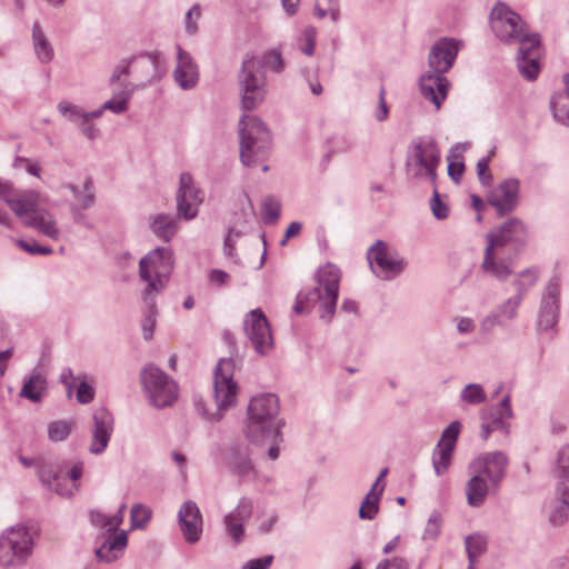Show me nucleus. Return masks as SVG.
Returning <instances> with one entry per match:
<instances>
[{
	"instance_id": "nucleus-22",
	"label": "nucleus",
	"mask_w": 569,
	"mask_h": 569,
	"mask_svg": "<svg viewBox=\"0 0 569 569\" xmlns=\"http://www.w3.org/2000/svg\"><path fill=\"white\" fill-rule=\"evenodd\" d=\"M461 42L452 38H442L431 48L428 57L429 71L446 74L455 63Z\"/></svg>"
},
{
	"instance_id": "nucleus-20",
	"label": "nucleus",
	"mask_w": 569,
	"mask_h": 569,
	"mask_svg": "<svg viewBox=\"0 0 569 569\" xmlns=\"http://www.w3.org/2000/svg\"><path fill=\"white\" fill-rule=\"evenodd\" d=\"M540 56V36L531 33V36L523 37L517 56V67L525 79L532 81L538 77Z\"/></svg>"
},
{
	"instance_id": "nucleus-53",
	"label": "nucleus",
	"mask_w": 569,
	"mask_h": 569,
	"mask_svg": "<svg viewBox=\"0 0 569 569\" xmlns=\"http://www.w3.org/2000/svg\"><path fill=\"white\" fill-rule=\"evenodd\" d=\"M132 63L131 58L121 60L113 69L112 74L110 76V84L113 86L116 83H119L121 87V83H127L126 81H122L123 77L132 76Z\"/></svg>"
},
{
	"instance_id": "nucleus-19",
	"label": "nucleus",
	"mask_w": 569,
	"mask_h": 569,
	"mask_svg": "<svg viewBox=\"0 0 569 569\" xmlns=\"http://www.w3.org/2000/svg\"><path fill=\"white\" fill-rule=\"evenodd\" d=\"M460 430L461 423L456 420L442 431L432 455V466L437 476L448 471Z\"/></svg>"
},
{
	"instance_id": "nucleus-5",
	"label": "nucleus",
	"mask_w": 569,
	"mask_h": 569,
	"mask_svg": "<svg viewBox=\"0 0 569 569\" xmlns=\"http://www.w3.org/2000/svg\"><path fill=\"white\" fill-rule=\"evenodd\" d=\"M126 508L124 503L121 505L113 516H106L100 511H90L91 523L108 533L103 543L96 550L98 560L111 563L123 553L128 545V533L124 530L118 531V528L123 522Z\"/></svg>"
},
{
	"instance_id": "nucleus-60",
	"label": "nucleus",
	"mask_w": 569,
	"mask_h": 569,
	"mask_svg": "<svg viewBox=\"0 0 569 569\" xmlns=\"http://www.w3.org/2000/svg\"><path fill=\"white\" fill-rule=\"evenodd\" d=\"M77 401L81 405L90 403L94 399V390L91 385L81 381L76 392Z\"/></svg>"
},
{
	"instance_id": "nucleus-30",
	"label": "nucleus",
	"mask_w": 569,
	"mask_h": 569,
	"mask_svg": "<svg viewBox=\"0 0 569 569\" xmlns=\"http://www.w3.org/2000/svg\"><path fill=\"white\" fill-rule=\"evenodd\" d=\"M38 476L42 485L58 493L61 497H71L74 495V492L78 490L77 485H71L70 487L66 488L62 486L63 478L60 477L58 468L47 461H41L38 465Z\"/></svg>"
},
{
	"instance_id": "nucleus-36",
	"label": "nucleus",
	"mask_w": 569,
	"mask_h": 569,
	"mask_svg": "<svg viewBox=\"0 0 569 569\" xmlns=\"http://www.w3.org/2000/svg\"><path fill=\"white\" fill-rule=\"evenodd\" d=\"M48 382L46 377L39 371L33 370L30 377L23 382L19 396L32 402H40L46 395Z\"/></svg>"
},
{
	"instance_id": "nucleus-50",
	"label": "nucleus",
	"mask_w": 569,
	"mask_h": 569,
	"mask_svg": "<svg viewBox=\"0 0 569 569\" xmlns=\"http://www.w3.org/2000/svg\"><path fill=\"white\" fill-rule=\"evenodd\" d=\"M151 511L141 503H137L131 508L130 518L132 528H143L150 520Z\"/></svg>"
},
{
	"instance_id": "nucleus-58",
	"label": "nucleus",
	"mask_w": 569,
	"mask_h": 569,
	"mask_svg": "<svg viewBox=\"0 0 569 569\" xmlns=\"http://www.w3.org/2000/svg\"><path fill=\"white\" fill-rule=\"evenodd\" d=\"M553 509L550 513V521L556 525L565 523L569 518V506L561 505L560 502H555Z\"/></svg>"
},
{
	"instance_id": "nucleus-54",
	"label": "nucleus",
	"mask_w": 569,
	"mask_h": 569,
	"mask_svg": "<svg viewBox=\"0 0 569 569\" xmlns=\"http://www.w3.org/2000/svg\"><path fill=\"white\" fill-rule=\"evenodd\" d=\"M522 299L520 296H511L510 298L506 299L499 307V313L508 319H515L517 317V310L519 306L521 305Z\"/></svg>"
},
{
	"instance_id": "nucleus-33",
	"label": "nucleus",
	"mask_w": 569,
	"mask_h": 569,
	"mask_svg": "<svg viewBox=\"0 0 569 569\" xmlns=\"http://www.w3.org/2000/svg\"><path fill=\"white\" fill-rule=\"evenodd\" d=\"M179 218L168 213H157L149 218L152 233L164 242H170L179 229Z\"/></svg>"
},
{
	"instance_id": "nucleus-7",
	"label": "nucleus",
	"mask_w": 569,
	"mask_h": 569,
	"mask_svg": "<svg viewBox=\"0 0 569 569\" xmlns=\"http://www.w3.org/2000/svg\"><path fill=\"white\" fill-rule=\"evenodd\" d=\"M440 160V149L432 138H416L407 153L406 173L410 179H428L433 183Z\"/></svg>"
},
{
	"instance_id": "nucleus-40",
	"label": "nucleus",
	"mask_w": 569,
	"mask_h": 569,
	"mask_svg": "<svg viewBox=\"0 0 569 569\" xmlns=\"http://www.w3.org/2000/svg\"><path fill=\"white\" fill-rule=\"evenodd\" d=\"M122 90L102 104V109L109 110L116 114H121L128 110V101L133 92V88L130 83H121Z\"/></svg>"
},
{
	"instance_id": "nucleus-37",
	"label": "nucleus",
	"mask_w": 569,
	"mask_h": 569,
	"mask_svg": "<svg viewBox=\"0 0 569 569\" xmlns=\"http://www.w3.org/2000/svg\"><path fill=\"white\" fill-rule=\"evenodd\" d=\"M563 83L565 90L556 94L550 104L555 119L565 126H569V74L563 76Z\"/></svg>"
},
{
	"instance_id": "nucleus-63",
	"label": "nucleus",
	"mask_w": 569,
	"mask_h": 569,
	"mask_svg": "<svg viewBox=\"0 0 569 569\" xmlns=\"http://www.w3.org/2000/svg\"><path fill=\"white\" fill-rule=\"evenodd\" d=\"M376 569H409V563L403 558L395 557L379 562Z\"/></svg>"
},
{
	"instance_id": "nucleus-11",
	"label": "nucleus",
	"mask_w": 569,
	"mask_h": 569,
	"mask_svg": "<svg viewBox=\"0 0 569 569\" xmlns=\"http://www.w3.org/2000/svg\"><path fill=\"white\" fill-rule=\"evenodd\" d=\"M141 381L149 401L154 408L161 409L176 401L178 395L176 382L153 365H148L142 369Z\"/></svg>"
},
{
	"instance_id": "nucleus-17",
	"label": "nucleus",
	"mask_w": 569,
	"mask_h": 569,
	"mask_svg": "<svg viewBox=\"0 0 569 569\" xmlns=\"http://www.w3.org/2000/svg\"><path fill=\"white\" fill-rule=\"evenodd\" d=\"M244 332L257 353L267 355L273 346V339L267 317L260 309L251 310L243 321Z\"/></svg>"
},
{
	"instance_id": "nucleus-3",
	"label": "nucleus",
	"mask_w": 569,
	"mask_h": 569,
	"mask_svg": "<svg viewBox=\"0 0 569 569\" xmlns=\"http://www.w3.org/2000/svg\"><path fill=\"white\" fill-rule=\"evenodd\" d=\"M236 363L232 358L218 361L213 372L214 410L204 408L201 401L196 402L198 412L209 422H219L226 412L238 403L239 386L233 380Z\"/></svg>"
},
{
	"instance_id": "nucleus-64",
	"label": "nucleus",
	"mask_w": 569,
	"mask_h": 569,
	"mask_svg": "<svg viewBox=\"0 0 569 569\" xmlns=\"http://www.w3.org/2000/svg\"><path fill=\"white\" fill-rule=\"evenodd\" d=\"M273 561L272 556H264L262 558L251 559L247 561L241 569H268Z\"/></svg>"
},
{
	"instance_id": "nucleus-24",
	"label": "nucleus",
	"mask_w": 569,
	"mask_h": 569,
	"mask_svg": "<svg viewBox=\"0 0 569 569\" xmlns=\"http://www.w3.org/2000/svg\"><path fill=\"white\" fill-rule=\"evenodd\" d=\"M560 289L561 286L558 278H552L546 287L538 315V327L540 330L552 329L558 321Z\"/></svg>"
},
{
	"instance_id": "nucleus-8",
	"label": "nucleus",
	"mask_w": 569,
	"mask_h": 569,
	"mask_svg": "<svg viewBox=\"0 0 569 569\" xmlns=\"http://www.w3.org/2000/svg\"><path fill=\"white\" fill-rule=\"evenodd\" d=\"M34 537L24 525H16L6 529L0 536V565L17 567L23 565L31 556Z\"/></svg>"
},
{
	"instance_id": "nucleus-55",
	"label": "nucleus",
	"mask_w": 569,
	"mask_h": 569,
	"mask_svg": "<svg viewBox=\"0 0 569 569\" xmlns=\"http://www.w3.org/2000/svg\"><path fill=\"white\" fill-rule=\"evenodd\" d=\"M379 498H372L366 495L359 509V517L361 519L372 520L379 510Z\"/></svg>"
},
{
	"instance_id": "nucleus-47",
	"label": "nucleus",
	"mask_w": 569,
	"mask_h": 569,
	"mask_svg": "<svg viewBox=\"0 0 569 569\" xmlns=\"http://www.w3.org/2000/svg\"><path fill=\"white\" fill-rule=\"evenodd\" d=\"M317 38V30L313 27H307L298 38V48L302 53L311 57L315 53V44Z\"/></svg>"
},
{
	"instance_id": "nucleus-26",
	"label": "nucleus",
	"mask_w": 569,
	"mask_h": 569,
	"mask_svg": "<svg viewBox=\"0 0 569 569\" xmlns=\"http://www.w3.org/2000/svg\"><path fill=\"white\" fill-rule=\"evenodd\" d=\"M178 523L184 540L189 543L197 542L202 533V516L199 507L192 500L182 503L178 511Z\"/></svg>"
},
{
	"instance_id": "nucleus-1",
	"label": "nucleus",
	"mask_w": 569,
	"mask_h": 569,
	"mask_svg": "<svg viewBox=\"0 0 569 569\" xmlns=\"http://www.w3.org/2000/svg\"><path fill=\"white\" fill-rule=\"evenodd\" d=\"M527 230L521 220L511 218L486 236L481 270L505 281L512 273L513 259L525 244Z\"/></svg>"
},
{
	"instance_id": "nucleus-41",
	"label": "nucleus",
	"mask_w": 569,
	"mask_h": 569,
	"mask_svg": "<svg viewBox=\"0 0 569 569\" xmlns=\"http://www.w3.org/2000/svg\"><path fill=\"white\" fill-rule=\"evenodd\" d=\"M539 272L537 268H528L518 273L511 284L515 287V296H520L523 300L529 289L537 282Z\"/></svg>"
},
{
	"instance_id": "nucleus-43",
	"label": "nucleus",
	"mask_w": 569,
	"mask_h": 569,
	"mask_svg": "<svg viewBox=\"0 0 569 569\" xmlns=\"http://www.w3.org/2000/svg\"><path fill=\"white\" fill-rule=\"evenodd\" d=\"M469 562H476L478 557L486 551L487 539L480 533L467 536L465 539Z\"/></svg>"
},
{
	"instance_id": "nucleus-29",
	"label": "nucleus",
	"mask_w": 569,
	"mask_h": 569,
	"mask_svg": "<svg viewBox=\"0 0 569 569\" xmlns=\"http://www.w3.org/2000/svg\"><path fill=\"white\" fill-rule=\"evenodd\" d=\"M173 79L182 90L193 89L199 81V70L192 56L181 47H177V66L173 70Z\"/></svg>"
},
{
	"instance_id": "nucleus-31",
	"label": "nucleus",
	"mask_w": 569,
	"mask_h": 569,
	"mask_svg": "<svg viewBox=\"0 0 569 569\" xmlns=\"http://www.w3.org/2000/svg\"><path fill=\"white\" fill-rule=\"evenodd\" d=\"M33 198L34 190L16 191L10 181L0 178V200L4 201L14 213H20L23 206H30Z\"/></svg>"
},
{
	"instance_id": "nucleus-39",
	"label": "nucleus",
	"mask_w": 569,
	"mask_h": 569,
	"mask_svg": "<svg viewBox=\"0 0 569 569\" xmlns=\"http://www.w3.org/2000/svg\"><path fill=\"white\" fill-rule=\"evenodd\" d=\"M158 292L154 291H146L143 290V301L147 306V311L144 313L143 322H142V331L146 340H150L153 335V328L156 326V317H157V307H156V296Z\"/></svg>"
},
{
	"instance_id": "nucleus-46",
	"label": "nucleus",
	"mask_w": 569,
	"mask_h": 569,
	"mask_svg": "<svg viewBox=\"0 0 569 569\" xmlns=\"http://www.w3.org/2000/svg\"><path fill=\"white\" fill-rule=\"evenodd\" d=\"M59 112L70 122L76 126L82 120L86 119V111L77 104L70 103L68 101H61L57 106Z\"/></svg>"
},
{
	"instance_id": "nucleus-10",
	"label": "nucleus",
	"mask_w": 569,
	"mask_h": 569,
	"mask_svg": "<svg viewBox=\"0 0 569 569\" xmlns=\"http://www.w3.org/2000/svg\"><path fill=\"white\" fill-rule=\"evenodd\" d=\"M340 278V269L332 263H327L318 270V286L310 291V296L319 300L320 318L326 321H330L332 316L335 315L339 293Z\"/></svg>"
},
{
	"instance_id": "nucleus-51",
	"label": "nucleus",
	"mask_w": 569,
	"mask_h": 569,
	"mask_svg": "<svg viewBox=\"0 0 569 569\" xmlns=\"http://www.w3.org/2000/svg\"><path fill=\"white\" fill-rule=\"evenodd\" d=\"M252 500L246 497H242L237 507L229 512L227 516L232 517L236 520L244 522L250 519L252 515Z\"/></svg>"
},
{
	"instance_id": "nucleus-23",
	"label": "nucleus",
	"mask_w": 569,
	"mask_h": 569,
	"mask_svg": "<svg viewBox=\"0 0 569 569\" xmlns=\"http://www.w3.org/2000/svg\"><path fill=\"white\" fill-rule=\"evenodd\" d=\"M132 77L139 81V86L146 87L159 80L163 70V60L159 53H144L131 58Z\"/></svg>"
},
{
	"instance_id": "nucleus-32",
	"label": "nucleus",
	"mask_w": 569,
	"mask_h": 569,
	"mask_svg": "<svg viewBox=\"0 0 569 569\" xmlns=\"http://www.w3.org/2000/svg\"><path fill=\"white\" fill-rule=\"evenodd\" d=\"M254 212L249 198L244 197L241 202L240 218L234 226L229 228L228 234L224 240V251L228 256H232L234 238L240 237L246 229L247 224L253 221Z\"/></svg>"
},
{
	"instance_id": "nucleus-59",
	"label": "nucleus",
	"mask_w": 569,
	"mask_h": 569,
	"mask_svg": "<svg viewBox=\"0 0 569 569\" xmlns=\"http://www.w3.org/2000/svg\"><path fill=\"white\" fill-rule=\"evenodd\" d=\"M18 244L21 249H23L26 252H28L30 254L47 256V254L52 253V249L50 247L40 246L34 240H30V241L19 240Z\"/></svg>"
},
{
	"instance_id": "nucleus-27",
	"label": "nucleus",
	"mask_w": 569,
	"mask_h": 569,
	"mask_svg": "<svg viewBox=\"0 0 569 569\" xmlns=\"http://www.w3.org/2000/svg\"><path fill=\"white\" fill-rule=\"evenodd\" d=\"M228 469L239 478L241 482L254 481L258 476L256 466L251 459V450L248 446L233 447L227 458Z\"/></svg>"
},
{
	"instance_id": "nucleus-2",
	"label": "nucleus",
	"mask_w": 569,
	"mask_h": 569,
	"mask_svg": "<svg viewBox=\"0 0 569 569\" xmlns=\"http://www.w3.org/2000/svg\"><path fill=\"white\" fill-rule=\"evenodd\" d=\"M279 400L273 393L252 397L247 408L244 436L253 443L280 437Z\"/></svg>"
},
{
	"instance_id": "nucleus-18",
	"label": "nucleus",
	"mask_w": 569,
	"mask_h": 569,
	"mask_svg": "<svg viewBox=\"0 0 569 569\" xmlns=\"http://www.w3.org/2000/svg\"><path fill=\"white\" fill-rule=\"evenodd\" d=\"M113 430L112 413L103 407L97 408L92 413L88 451L94 456L102 455L108 448Z\"/></svg>"
},
{
	"instance_id": "nucleus-4",
	"label": "nucleus",
	"mask_w": 569,
	"mask_h": 569,
	"mask_svg": "<svg viewBox=\"0 0 569 569\" xmlns=\"http://www.w3.org/2000/svg\"><path fill=\"white\" fill-rule=\"evenodd\" d=\"M240 159L247 167L262 162L270 150L271 137L266 124L256 116L243 114L239 121Z\"/></svg>"
},
{
	"instance_id": "nucleus-34",
	"label": "nucleus",
	"mask_w": 569,
	"mask_h": 569,
	"mask_svg": "<svg viewBox=\"0 0 569 569\" xmlns=\"http://www.w3.org/2000/svg\"><path fill=\"white\" fill-rule=\"evenodd\" d=\"M471 477L466 485V497L467 502L471 507H480L490 490H493L489 483V480L483 478L482 476L470 472Z\"/></svg>"
},
{
	"instance_id": "nucleus-35",
	"label": "nucleus",
	"mask_w": 569,
	"mask_h": 569,
	"mask_svg": "<svg viewBox=\"0 0 569 569\" xmlns=\"http://www.w3.org/2000/svg\"><path fill=\"white\" fill-rule=\"evenodd\" d=\"M32 48L38 61L47 64L53 60L54 50L46 32L38 21L32 26Z\"/></svg>"
},
{
	"instance_id": "nucleus-45",
	"label": "nucleus",
	"mask_w": 569,
	"mask_h": 569,
	"mask_svg": "<svg viewBox=\"0 0 569 569\" xmlns=\"http://www.w3.org/2000/svg\"><path fill=\"white\" fill-rule=\"evenodd\" d=\"M281 203L274 197H267L261 204L262 219L264 223L272 224L280 217Z\"/></svg>"
},
{
	"instance_id": "nucleus-12",
	"label": "nucleus",
	"mask_w": 569,
	"mask_h": 569,
	"mask_svg": "<svg viewBox=\"0 0 569 569\" xmlns=\"http://www.w3.org/2000/svg\"><path fill=\"white\" fill-rule=\"evenodd\" d=\"M490 26L496 37L503 42L521 43V39L529 36L521 17L505 2H498L492 8Z\"/></svg>"
},
{
	"instance_id": "nucleus-38",
	"label": "nucleus",
	"mask_w": 569,
	"mask_h": 569,
	"mask_svg": "<svg viewBox=\"0 0 569 569\" xmlns=\"http://www.w3.org/2000/svg\"><path fill=\"white\" fill-rule=\"evenodd\" d=\"M66 188L72 193L76 202L71 206H79L81 209H90L94 204V193L92 189V181L87 179L82 187L69 183Z\"/></svg>"
},
{
	"instance_id": "nucleus-42",
	"label": "nucleus",
	"mask_w": 569,
	"mask_h": 569,
	"mask_svg": "<svg viewBox=\"0 0 569 569\" xmlns=\"http://www.w3.org/2000/svg\"><path fill=\"white\" fill-rule=\"evenodd\" d=\"M459 399L465 405L478 406L486 402L487 395L480 383H468L461 389Z\"/></svg>"
},
{
	"instance_id": "nucleus-16",
	"label": "nucleus",
	"mask_w": 569,
	"mask_h": 569,
	"mask_svg": "<svg viewBox=\"0 0 569 569\" xmlns=\"http://www.w3.org/2000/svg\"><path fill=\"white\" fill-rule=\"evenodd\" d=\"M509 463L507 455L502 451L485 452L469 463V472H476L487 480L493 490L500 487Z\"/></svg>"
},
{
	"instance_id": "nucleus-28",
	"label": "nucleus",
	"mask_w": 569,
	"mask_h": 569,
	"mask_svg": "<svg viewBox=\"0 0 569 569\" xmlns=\"http://www.w3.org/2000/svg\"><path fill=\"white\" fill-rule=\"evenodd\" d=\"M449 81L445 74L427 71L420 78L422 97L439 110L448 96Z\"/></svg>"
},
{
	"instance_id": "nucleus-57",
	"label": "nucleus",
	"mask_w": 569,
	"mask_h": 569,
	"mask_svg": "<svg viewBox=\"0 0 569 569\" xmlns=\"http://www.w3.org/2000/svg\"><path fill=\"white\" fill-rule=\"evenodd\" d=\"M441 522L440 515L438 512H432L427 521L423 539L435 540L440 533Z\"/></svg>"
},
{
	"instance_id": "nucleus-62",
	"label": "nucleus",
	"mask_w": 569,
	"mask_h": 569,
	"mask_svg": "<svg viewBox=\"0 0 569 569\" xmlns=\"http://www.w3.org/2000/svg\"><path fill=\"white\" fill-rule=\"evenodd\" d=\"M318 299H315V297L310 296V291L308 293H298L296 298V303L293 306V311L298 315L302 313L306 308L312 307Z\"/></svg>"
},
{
	"instance_id": "nucleus-9",
	"label": "nucleus",
	"mask_w": 569,
	"mask_h": 569,
	"mask_svg": "<svg viewBox=\"0 0 569 569\" xmlns=\"http://www.w3.org/2000/svg\"><path fill=\"white\" fill-rule=\"evenodd\" d=\"M173 252L168 247H158L139 262V276L147 282L146 291L161 292L173 270Z\"/></svg>"
},
{
	"instance_id": "nucleus-14",
	"label": "nucleus",
	"mask_w": 569,
	"mask_h": 569,
	"mask_svg": "<svg viewBox=\"0 0 569 569\" xmlns=\"http://www.w3.org/2000/svg\"><path fill=\"white\" fill-rule=\"evenodd\" d=\"M40 201V193L34 191L32 203L23 206L21 212L16 213V216L26 227L32 228L49 239L57 241L61 236L60 229L53 214L47 209L39 208Z\"/></svg>"
},
{
	"instance_id": "nucleus-6",
	"label": "nucleus",
	"mask_w": 569,
	"mask_h": 569,
	"mask_svg": "<svg viewBox=\"0 0 569 569\" xmlns=\"http://www.w3.org/2000/svg\"><path fill=\"white\" fill-rule=\"evenodd\" d=\"M240 106L246 112L257 109L266 99L267 80L262 71V62L251 54L242 61L238 74Z\"/></svg>"
},
{
	"instance_id": "nucleus-61",
	"label": "nucleus",
	"mask_w": 569,
	"mask_h": 569,
	"mask_svg": "<svg viewBox=\"0 0 569 569\" xmlns=\"http://www.w3.org/2000/svg\"><path fill=\"white\" fill-rule=\"evenodd\" d=\"M431 210L433 216L439 220L446 219L449 213L448 206L440 200L439 193L436 189L431 199Z\"/></svg>"
},
{
	"instance_id": "nucleus-15",
	"label": "nucleus",
	"mask_w": 569,
	"mask_h": 569,
	"mask_svg": "<svg viewBox=\"0 0 569 569\" xmlns=\"http://www.w3.org/2000/svg\"><path fill=\"white\" fill-rule=\"evenodd\" d=\"M203 199L204 192L196 184L191 173L182 172L179 177V186L176 193L178 217L184 220L194 219Z\"/></svg>"
},
{
	"instance_id": "nucleus-13",
	"label": "nucleus",
	"mask_w": 569,
	"mask_h": 569,
	"mask_svg": "<svg viewBox=\"0 0 569 569\" xmlns=\"http://www.w3.org/2000/svg\"><path fill=\"white\" fill-rule=\"evenodd\" d=\"M367 259L372 272L382 280L398 277L406 268V261L386 242L378 240L367 251Z\"/></svg>"
},
{
	"instance_id": "nucleus-52",
	"label": "nucleus",
	"mask_w": 569,
	"mask_h": 569,
	"mask_svg": "<svg viewBox=\"0 0 569 569\" xmlns=\"http://www.w3.org/2000/svg\"><path fill=\"white\" fill-rule=\"evenodd\" d=\"M223 523L227 533L231 537L234 543H240L244 536L243 522L226 515L223 518Z\"/></svg>"
},
{
	"instance_id": "nucleus-25",
	"label": "nucleus",
	"mask_w": 569,
	"mask_h": 569,
	"mask_svg": "<svg viewBox=\"0 0 569 569\" xmlns=\"http://www.w3.org/2000/svg\"><path fill=\"white\" fill-rule=\"evenodd\" d=\"M519 180L509 178L501 181L489 194V203L496 208L498 216L502 217L515 210L519 199Z\"/></svg>"
},
{
	"instance_id": "nucleus-21",
	"label": "nucleus",
	"mask_w": 569,
	"mask_h": 569,
	"mask_svg": "<svg viewBox=\"0 0 569 569\" xmlns=\"http://www.w3.org/2000/svg\"><path fill=\"white\" fill-rule=\"evenodd\" d=\"M512 417V409L510 405V396L506 395L499 405L485 408L481 411V426L480 437L487 440L491 432L501 430L503 433H509V426L506 419Z\"/></svg>"
},
{
	"instance_id": "nucleus-49",
	"label": "nucleus",
	"mask_w": 569,
	"mask_h": 569,
	"mask_svg": "<svg viewBox=\"0 0 569 569\" xmlns=\"http://www.w3.org/2000/svg\"><path fill=\"white\" fill-rule=\"evenodd\" d=\"M262 62V69L267 66L274 72H281L284 69V62L280 50L273 49L266 52L262 57H257Z\"/></svg>"
},
{
	"instance_id": "nucleus-44",
	"label": "nucleus",
	"mask_w": 569,
	"mask_h": 569,
	"mask_svg": "<svg viewBox=\"0 0 569 569\" xmlns=\"http://www.w3.org/2000/svg\"><path fill=\"white\" fill-rule=\"evenodd\" d=\"M73 423L67 420L53 421L48 426V437L53 442L66 440L71 433Z\"/></svg>"
},
{
	"instance_id": "nucleus-56",
	"label": "nucleus",
	"mask_w": 569,
	"mask_h": 569,
	"mask_svg": "<svg viewBox=\"0 0 569 569\" xmlns=\"http://www.w3.org/2000/svg\"><path fill=\"white\" fill-rule=\"evenodd\" d=\"M201 17V8L193 4L186 13L184 27L188 34L193 36L198 31V21Z\"/></svg>"
},
{
	"instance_id": "nucleus-48",
	"label": "nucleus",
	"mask_w": 569,
	"mask_h": 569,
	"mask_svg": "<svg viewBox=\"0 0 569 569\" xmlns=\"http://www.w3.org/2000/svg\"><path fill=\"white\" fill-rule=\"evenodd\" d=\"M315 13L320 19L329 14L336 22L339 18L338 0H317Z\"/></svg>"
}]
</instances>
